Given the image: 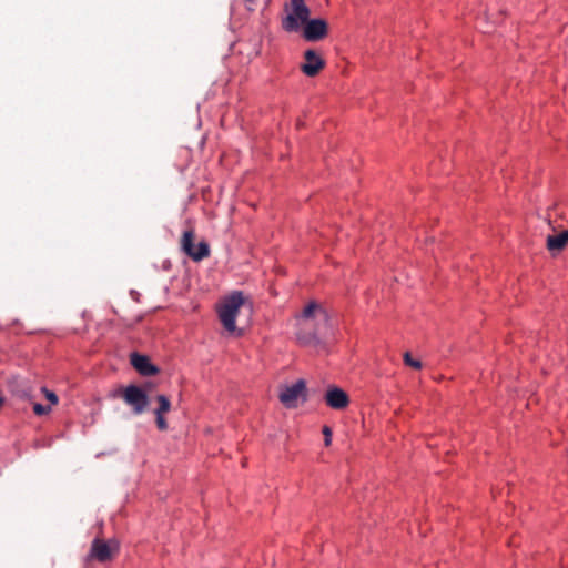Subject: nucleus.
Here are the masks:
<instances>
[{"mask_svg": "<svg viewBox=\"0 0 568 568\" xmlns=\"http://www.w3.org/2000/svg\"><path fill=\"white\" fill-rule=\"evenodd\" d=\"M120 551V542L115 538L103 540L101 538H94L91 542L90 551L87 555L85 560L95 559L99 562H106L113 559Z\"/></svg>", "mask_w": 568, "mask_h": 568, "instance_id": "3", "label": "nucleus"}, {"mask_svg": "<svg viewBox=\"0 0 568 568\" xmlns=\"http://www.w3.org/2000/svg\"><path fill=\"white\" fill-rule=\"evenodd\" d=\"M292 12L282 19V28L286 32H296L301 26L303 38L310 42L323 40L328 33V24L322 18L308 19L310 8L304 0H291Z\"/></svg>", "mask_w": 568, "mask_h": 568, "instance_id": "1", "label": "nucleus"}, {"mask_svg": "<svg viewBox=\"0 0 568 568\" xmlns=\"http://www.w3.org/2000/svg\"><path fill=\"white\" fill-rule=\"evenodd\" d=\"M296 341L301 346L304 347H312L315 349L324 347V343L318 336V334L314 331H308L305 327H301L296 332Z\"/></svg>", "mask_w": 568, "mask_h": 568, "instance_id": "10", "label": "nucleus"}, {"mask_svg": "<svg viewBox=\"0 0 568 568\" xmlns=\"http://www.w3.org/2000/svg\"><path fill=\"white\" fill-rule=\"evenodd\" d=\"M21 397L29 398V397H30V395H29V393H28V392H24V390H23V392H22V394H21Z\"/></svg>", "mask_w": 568, "mask_h": 568, "instance_id": "19", "label": "nucleus"}, {"mask_svg": "<svg viewBox=\"0 0 568 568\" xmlns=\"http://www.w3.org/2000/svg\"><path fill=\"white\" fill-rule=\"evenodd\" d=\"M156 400L159 403L158 408L154 410L155 415H165L171 409V402L166 395L160 394L156 396Z\"/></svg>", "mask_w": 568, "mask_h": 568, "instance_id": "13", "label": "nucleus"}, {"mask_svg": "<svg viewBox=\"0 0 568 568\" xmlns=\"http://www.w3.org/2000/svg\"><path fill=\"white\" fill-rule=\"evenodd\" d=\"M193 241L194 231H184L181 239L182 251L195 262L207 257L210 255V245L205 241H201L197 245H194Z\"/></svg>", "mask_w": 568, "mask_h": 568, "instance_id": "5", "label": "nucleus"}, {"mask_svg": "<svg viewBox=\"0 0 568 568\" xmlns=\"http://www.w3.org/2000/svg\"><path fill=\"white\" fill-rule=\"evenodd\" d=\"M280 402L284 407L296 408L300 402L303 404L307 400L306 382L303 378L297 379L291 385H284L278 395Z\"/></svg>", "mask_w": 568, "mask_h": 568, "instance_id": "4", "label": "nucleus"}, {"mask_svg": "<svg viewBox=\"0 0 568 568\" xmlns=\"http://www.w3.org/2000/svg\"><path fill=\"white\" fill-rule=\"evenodd\" d=\"M568 245V230L558 234L548 235L546 240L547 250L555 254L561 252Z\"/></svg>", "mask_w": 568, "mask_h": 568, "instance_id": "11", "label": "nucleus"}, {"mask_svg": "<svg viewBox=\"0 0 568 568\" xmlns=\"http://www.w3.org/2000/svg\"><path fill=\"white\" fill-rule=\"evenodd\" d=\"M325 403L332 409L342 410L348 406L349 397L344 389L332 386L325 394Z\"/></svg>", "mask_w": 568, "mask_h": 568, "instance_id": "8", "label": "nucleus"}, {"mask_svg": "<svg viewBox=\"0 0 568 568\" xmlns=\"http://www.w3.org/2000/svg\"><path fill=\"white\" fill-rule=\"evenodd\" d=\"M42 393H44L45 398L50 402L51 405H57L59 402L58 395L49 390L47 387H41Z\"/></svg>", "mask_w": 568, "mask_h": 568, "instance_id": "16", "label": "nucleus"}, {"mask_svg": "<svg viewBox=\"0 0 568 568\" xmlns=\"http://www.w3.org/2000/svg\"><path fill=\"white\" fill-rule=\"evenodd\" d=\"M244 304V295L242 291H233L230 295L225 296L217 307L219 320L221 321L225 331L231 334L240 336L241 331L236 328V317L240 307Z\"/></svg>", "mask_w": 568, "mask_h": 568, "instance_id": "2", "label": "nucleus"}, {"mask_svg": "<svg viewBox=\"0 0 568 568\" xmlns=\"http://www.w3.org/2000/svg\"><path fill=\"white\" fill-rule=\"evenodd\" d=\"M131 364L142 376H154L160 372L159 367L151 362L149 356L136 352L131 354Z\"/></svg>", "mask_w": 568, "mask_h": 568, "instance_id": "9", "label": "nucleus"}, {"mask_svg": "<svg viewBox=\"0 0 568 568\" xmlns=\"http://www.w3.org/2000/svg\"><path fill=\"white\" fill-rule=\"evenodd\" d=\"M322 432L324 435V445L328 447L332 444V429L329 426L325 425Z\"/></svg>", "mask_w": 568, "mask_h": 568, "instance_id": "18", "label": "nucleus"}, {"mask_svg": "<svg viewBox=\"0 0 568 568\" xmlns=\"http://www.w3.org/2000/svg\"><path fill=\"white\" fill-rule=\"evenodd\" d=\"M155 423H156L158 429L161 432H164L169 428L166 418L162 414L155 415Z\"/></svg>", "mask_w": 568, "mask_h": 568, "instance_id": "17", "label": "nucleus"}, {"mask_svg": "<svg viewBox=\"0 0 568 568\" xmlns=\"http://www.w3.org/2000/svg\"><path fill=\"white\" fill-rule=\"evenodd\" d=\"M123 399L129 406L132 407V410L135 415L142 414L150 403L148 393L134 384L125 387Z\"/></svg>", "mask_w": 568, "mask_h": 568, "instance_id": "6", "label": "nucleus"}, {"mask_svg": "<svg viewBox=\"0 0 568 568\" xmlns=\"http://www.w3.org/2000/svg\"><path fill=\"white\" fill-rule=\"evenodd\" d=\"M51 412V405H43L40 403L33 404V413L38 416L48 415Z\"/></svg>", "mask_w": 568, "mask_h": 568, "instance_id": "14", "label": "nucleus"}, {"mask_svg": "<svg viewBox=\"0 0 568 568\" xmlns=\"http://www.w3.org/2000/svg\"><path fill=\"white\" fill-rule=\"evenodd\" d=\"M315 311H318L323 314V317L325 321L328 320L326 312L316 303V302H310L303 310L301 317L304 320H308L312 317Z\"/></svg>", "mask_w": 568, "mask_h": 568, "instance_id": "12", "label": "nucleus"}, {"mask_svg": "<svg viewBox=\"0 0 568 568\" xmlns=\"http://www.w3.org/2000/svg\"><path fill=\"white\" fill-rule=\"evenodd\" d=\"M404 362H405L406 365L412 366L415 369H420L422 368V362L418 361V359L413 358L409 352L405 353Z\"/></svg>", "mask_w": 568, "mask_h": 568, "instance_id": "15", "label": "nucleus"}, {"mask_svg": "<svg viewBox=\"0 0 568 568\" xmlns=\"http://www.w3.org/2000/svg\"><path fill=\"white\" fill-rule=\"evenodd\" d=\"M304 60L301 71L308 78L316 77L326 65L324 58L314 49H307L304 52Z\"/></svg>", "mask_w": 568, "mask_h": 568, "instance_id": "7", "label": "nucleus"}]
</instances>
